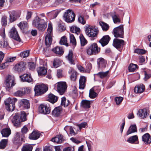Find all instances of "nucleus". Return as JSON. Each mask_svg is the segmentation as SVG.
I'll use <instances>...</instances> for the list:
<instances>
[{"instance_id": "cd10ccee", "label": "nucleus", "mask_w": 151, "mask_h": 151, "mask_svg": "<svg viewBox=\"0 0 151 151\" xmlns=\"http://www.w3.org/2000/svg\"><path fill=\"white\" fill-rule=\"evenodd\" d=\"M63 140V135L60 134L57 135L55 137L52 138L51 139L52 141L57 143H61Z\"/></svg>"}, {"instance_id": "c85d7f7f", "label": "nucleus", "mask_w": 151, "mask_h": 151, "mask_svg": "<svg viewBox=\"0 0 151 151\" xmlns=\"http://www.w3.org/2000/svg\"><path fill=\"white\" fill-rule=\"evenodd\" d=\"M137 127L136 124L132 125L129 127L126 132V135H129L132 133L137 132Z\"/></svg>"}, {"instance_id": "69168bd1", "label": "nucleus", "mask_w": 151, "mask_h": 151, "mask_svg": "<svg viewBox=\"0 0 151 151\" xmlns=\"http://www.w3.org/2000/svg\"><path fill=\"white\" fill-rule=\"evenodd\" d=\"M87 125V123L86 122H84L78 124V127L80 129H81L82 128H85Z\"/></svg>"}, {"instance_id": "13d9d810", "label": "nucleus", "mask_w": 151, "mask_h": 151, "mask_svg": "<svg viewBox=\"0 0 151 151\" xmlns=\"http://www.w3.org/2000/svg\"><path fill=\"white\" fill-rule=\"evenodd\" d=\"M78 21L79 22L83 24H84L86 23V21L84 19V17L83 16L80 15L79 16Z\"/></svg>"}, {"instance_id": "a18cd8bd", "label": "nucleus", "mask_w": 151, "mask_h": 151, "mask_svg": "<svg viewBox=\"0 0 151 151\" xmlns=\"http://www.w3.org/2000/svg\"><path fill=\"white\" fill-rule=\"evenodd\" d=\"M60 44L61 45H64L68 46V44L67 42V38L65 36L62 37L60 41Z\"/></svg>"}, {"instance_id": "de8ad7c7", "label": "nucleus", "mask_w": 151, "mask_h": 151, "mask_svg": "<svg viewBox=\"0 0 151 151\" xmlns=\"http://www.w3.org/2000/svg\"><path fill=\"white\" fill-rule=\"evenodd\" d=\"M70 42L75 46L76 45V42L74 35L73 34H70Z\"/></svg>"}, {"instance_id": "bf43d9fd", "label": "nucleus", "mask_w": 151, "mask_h": 151, "mask_svg": "<svg viewBox=\"0 0 151 151\" xmlns=\"http://www.w3.org/2000/svg\"><path fill=\"white\" fill-rule=\"evenodd\" d=\"M28 66L29 69L31 70H33L35 69V64L32 62H30L28 63Z\"/></svg>"}, {"instance_id": "7c9ffc66", "label": "nucleus", "mask_w": 151, "mask_h": 151, "mask_svg": "<svg viewBox=\"0 0 151 151\" xmlns=\"http://www.w3.org/2000/svg\"><path fill=\"white\" fill-rule=\"evenodd\" d=\"M2 136L8 137L11 133V131L9 128H6L3 129L1 131Z\"/></svg>"}, {"instance_id": "6e6d98bb", "label": "nucleus", "mask_w": 151, "mask_h": 151, "mask_svg": "<svg viewBox=\"0 0 151 151\" xmlns=\"http://www.w3.org/2000/svg\"><path fill=\"white\" fill-rule=\"evenodd\" d=\"M123 98L122 97H116L115 98V101L116 104L117 105H119L121 103L123 100Z\"/></svg>"}, {"instance_id": "5fc2aeb1", "label": "nucleus", "mask_w": 151, "mask_h": 151, "mask_svg": "<svg viewBox=\"0 0 151 151\" xmlns=\"http://www.w3.org/2000/svg\"><path fill=\"white\" fill-rule=\"evenodd\" d=\"M147 51L142 49H136L134 50V52L138 54H143L146 53Z\"/></svg>"}, {"instance_id": "ddd939ff", "label": "nucleus", "mask_w": 151, "mask_h": 151, "mask_svg": "<svg viewBox=\"0 0 151 151\" xmlns=\"http://www.w3.org/2000/svg\"><path fill=\"white\" fill-rule=\"evenodd\" d=\"M38 111L41 114H48L50 112V109L49 105L41 104L39 107Z\"/></svg>"}, {"instance_id": "f257e3e1", "label": "nucleus", "mask_w": 151, "mask_h": 151, "mask_svg": "<svg viewBox=\"0 0 151 151\" xmlns=\"http://www.w3.org/2000/svg\"><path fill=\"white\" fill-rule=\"evenodd\" d=\"M26 116L24 111H21V113H16L12 119V122L15 127H20L21 122L27 120Z\"/></svg>"}, {"instance_id": "e433bc0d", "label": "nucleus", "mask_w": 151, "mask_h": 151, "mask_svg": "<svg viewBox=\"0 0 151 151\" xmlns=\"http://www.w3.org/2000/svg\"><path fill=\"white\" fill-rule=\"evenodd\" d=\"M33 147L30 144H26L24 145L22 149V151H32Z\"/></svg>"}, {"instance_id": "49530a36", "label": "nucleus", "mask_w": 151, "mask_h": 151, "mask_svg": "<svg viewBox=\"0 0 151 151\" xmlns=\"http://www.w3.org/2000/svg\"><path fill=\"white\" fill-rule=\"evenodd\" d=\"M137 65L133 63L130 64L128 67L129 71L130 72H134L137 68Z\"/></svg>"}, {"instance_id": "0e129e2a", "label": "nucleus", "mask_w": 151, "mask_h": 151, "mask_svg": "<svg viewBox=\"0 0 151 151\" xmlns=\"http://www.w3.org/2000/svg\"><path fill=\"white\" fill-rule=\"evenodd\" d=\"M22 90L24 95L29 93L30 91L29 89L28 88H22Z\"/></svg>"}, {"instance_id": "f3484780", "label": "nucleus", "mask_w": 151, "mask_h": 151, "mask_svg": "<svg viewBox=\"0 0 151 151\" xmlns=\"http://www.w3.org/2000/svg\"><path fill=\"white\" fill-rule=\"evenodd\" d=\"M26 63L24 62H21L17 64L14 68L15 70L18 72H21L25 69Z\"/></svg>"}, {"instance_id": "dca6fc26", "label": "nucleus", "mask_w": 151, "mask_h": 151, "mask_svg": "<svg viewBox=\"0 0 151 151\" xmlns=\"http://www.w3.org/2000/svg\"><path fill=\"white\" fill-rule=\"evenodd\" d=\"M20 107L23 109H28L30 108V104L29 101L22 99L19 101Z\"/></svg>"}, {"instance_id": "a878e982", "label": "nucleus", "mask_w": 151, "mask_h": 151, "mask_svg": "<svg viewBox=\"0 0 151 151\" xmlns=\"http://www.w3.org/2000/svg\"><path fill=\"white\" fill-rule=\"evenodd\" d=\"M86 82V77L83 76L80 77L79 80L80 89H83L85 87V83Z\"/></svg>"}, {"instance_id": "39448f33", "label": "nucleus", "mask_w": 151, "mask_h": 151, "mask_svg": "<svg viewBox=\"0 0 151 151\" xmlns=\"http://www.w3.org/2000/svg\"><path fill=\"white\" fill-rule=\"evenodd\" d=\"M48 89V87L43 84L36 85L34 88L35 95L37 96L42 95L45 93Z\"/></svg>"}, {"instance_id": "aec40b11", "label": "nucleus", "mask_w": 151, "mask_h": 151, "mask_svg": "<svg viewBox=\"0 0 151 151\" xmlns=\"http://www.w3.org/2000/svg\"><path fill=\"white\" fill-rule=\"evenodd\" d=\"M68 73L70 75L71 80L73 81H75L77 78V72L73 69L70 68L69 69Z\"/></svg>"}, {"instance_id": "8fccbe9b", "label": "nucleus", "mask_w": 151, "mask_h": 151, "mask_svg": "<svg viewBox=\"0 0 151 151\" xmlns=\"http://www.w3.org/2000/svg\"><path fill=\"white\" fill-rule=\"evenodd\" d=\"M109 71H106L105 72H100L96 74V75L99 76L101 78H103L106 76L108 74Z\"/></svg>"}, {"instance_id": "6e6552de", "label": "nucleus", "mask_w": 151, "mask_h": 151, "mask_svg": "<svg viewBox=\"0 0 151 151\" xmlns=\"http://www.w3.org/2000/svg\"><path fill=\"white\" fill-rule=\"evenodd\" d=\"M85 32L88 37H93L97 36L98 30L94 29L93 27L89 25L86 27Z\"/></svg>"}, {"instance_id": "37998d69", "label": "nucleus", "mask_w": 151, "mask_h": 151, "mask_svg": "<svg viewBox=\"0 0 151 151\" xmlns=\"http://www.w3.org/2000/svg\"><path fill=\"white\" fill-rule=\"evenodd\" d=\"M47 26V24L45 23L44 22V23L39 24L36 27H37L39 30L40 31H43L45 30Z\"/></svg>"}, {"instance_id": "774afa93", "label": "nucleus", "mask_w": 151, "mask_h": 151, "mask_svg": "<svg viewBox=\"0 0 151 151\" xmlns=\"http://www.w3.org/2000/svg\"><path fill=\"white\" fill-rule=\"evenodd\" d=\"M74 150L73 147H69L65 148L63 151H74Z\"/></svg>"}, {"instance_id": "b1692460", "label": "nucleus", "mask_w": 151, "mask_h": 151, "mask_svg": "<svg viewBox=\"0 0 151 151\" xmlns=\"http://www.w3.org/2000/svg\"><path fill=\"white\" fill-rule=\"evenodd\" d=\"M40 135L38 132L33 131L29 135V138L32 140H36L40 137Z\"/></svg>"}, {"instance_id": "052dcab7", "label": "nucleus", "mask_w": 151, "mask_h": 151, "mask_svg": "<svg viewBox=\"0 0 151 151\" xmlns=\"http://www.w3.org/2000/svg\"><path fill=\"white\" fill-rule=\"evenodd\" d=\"M1 24L3 26H5L7 24L6 17L3 16L1 18Z\"/></svg>"}, {"instance_id": "f704fd0d", "label": "nucleus", "mask_w": 151, "mask_h": 151, "mask_svg": "<svg viewBox=\"0 0 151 151\" xmlns=\"http://www.w3.org/2000/svg\"><path fill=\"white\" fill-rule=\"evenodd\" d=\"M73 53L72 51L71 50H69L68 54L67 56H66V58L70 64L74 65V60L73 59Z\"/></svg>"}, {"instance_id": "bb28decb", "label": "nucleus", "mask_w": 151, "mask_h": 151, "mask_svg": "<svg viewBox=\"0 0 151 151\" xmlns=\"http://www.w3.org/2000/svg\"><path fill=\"white\" fill-rule=\"evenodd\" d=\"M18 26L23 31L27 30L28 28L27 23L26 21H23L20 22L18 24Z\"/></svg>"}, {"instance_id": "3c124183", "label": "nucleus", "mask_w": 151, "mask_h": 151, "mask_svg": "<svg viewBox=\"0 0 151 151\" xmlns=\"http://www.w3.org/2000/svg\"><path fill=\"white\" fill-rule=\"evenodd\" d=\"M29 51L28 50L24 51L20 54V56L22 58H25L28 57L29 55Z\"/></svg>"}, {"instance_id": "9b49d317", "label": "nucleus", "mask_w": 151, "mask_h": 151, "mask_svg": "<svg viewBox=\"0 0 151 151\" xmlns=\"http://www.w3.org/2000/svg\"><path fill=\"white\" fill-rule=\"evenodd\" d=\"M57 90L60 95L64 94L66 90L67 86L65 82H60L57 83Z\"/></svg>"}, {"instance_id": "4468645a", "label": "nucleus", "mask_w": 151, "mask_h": 151, "mask_svg": "<svg viewBox=\"0 0 151 151\" xmlns=\"http://www.w3.org/2000/svg\"><path fill=\"white\" fill-rule=\"evenodd\" d=\"M9 20L10 22H13L19 18L21 14L20 11H12L9 12Z\"/></svg>"}, {"instance_id": "a19ab883", "label": "nucleus", "mask_w": 151, "mask_h": 151, "mask_svg": "<svg viewBox=\"0 0 151 151\" xmlns=\"http://www.w3.org/2000/svg\"><path fill=\"white\" fill-rule=\"evenodd\" d=\"M70 30L73 33H75L78 35L80 33V29L77 27L73 26L70 27Z\"/></svg>"}, {"instance_id": "f8f14e48", "label": "nucleus", "mask_w": 151, "mask_h": 151, "mask_svg": "<svg viewBox=\"0 0 151 151\" xmlns=\"http://www.w3.org/2000/svg\"><path fill=\"white\" fill-rule=\"evenodd\" d=\"M10 37L17 41L20 42L21 40L17 31L15 27H13L9 32Z\"/></svg>"}, {"instance_id": "0eeeda50", "label": "nucleus", "mask_w": 151, "mask_h": 151, "mask_svg": "<svg viewBox=\"0 0 151 151\" xmlns=\"http://www.w3.org/2000/svg\"><path fill=\"white\" fill-rule=\"evenodd\" d=\"M113 34L115 37H124L123 25L121 24L119 26L115 28L113 30Z\"/></svg>"}, {"instance_id": "864d4df0", "label": "nucleus", "mask_w": 151, "mask_h": 151, "mask_svg": "<svg viewBox=\"0 0 151 151\" xmlns=\"http://www.w3.org/2000/svg\"><path fill=\"white\" fill-rule=\"evenodd\" d=\"M8 46V43L7 41L3 40L0 42V47H7Z\"/></svg>"}, {"instance_id": "680f3d73", "label": "nucleus", "mask_w": 151, "mask_h": 151, "mask_svg": "<svg viewBox=\"0 0 151 151\" xmlns=\"http://www.w3.org/2000/svg\"><path fill=\"white\" fill-rule=\"evenodd\" d=\"M14 95L16 96L21 97L24 95L22 90H18L14 93Z\"/></svg>"}, {"instance_id": "f03ea898", "label": "nucleus", "mask_w": 151, "mask_h": 151, "mask_svg": "<svg viewBox=\"0 0 151 151\" xmlns=\"http://www.w3.org/2000/svg\"><path fill=\"white\" fill-rule=\"evenodd\" d=\"M17 100L16 98L12 99L9 98L4 101V104L6 106V108L8 111H12L15 108V103Z\"/></svg>"}, {"instance_id": "a211bd4d", "label": "nucleus", "mask_w": 151, "mask_h": 151, "mask_svg": "<svg viewBox=\"0 0 151 151\" xmlns=\"http://www.w3.org/2000/svg\"><path fill=\"white\" fill-rule=\"evenodd\" d=\"M110 40V37L108 35H106L103 36L99 42L103 47H104L108 44Z\"/></svg>"}, {"instance_id": "20e7f679", "label": "nucleus", "mask_w": 151, "mask_h": 151, "mask_svg": "<svg viewBox=\"0 0 151 151\" xmlns=\"http://www.w3.org/2000/svg\"><path fill=\"white\" fill-rule=\"evenodd\" d=\"M63 17L66 22L68 23H71L75 20V14L72 10L68 9L64 13Z\"/></svg>"}, {"instance_id": "4be33fe9", "label": "nucleus", "mask_w": 151, "mask_h": 151, "mask_svg": "<svg viewBox=\"0 0 151 151\" xmlns=\"http://www.w3.org/2000/svg\"><path fill=\"white\" fill-rule=\"evenodd\" d=\"M145 89L144 85L142 84H141L135 87L134 91L136 93H141L144 91Z\"/></svg>"}, {"instance_id": "423d86ee", "label": "nucleus", "mask_w": 151, "mask_h": 151, "mask_svg": "<svg viewBox=\"0 0 151 151\" xmlns=\"http://www.w3.org/2000/svg\"><path fill=\"white\" fill-rule=\"evenodd\" d=\"M52 25L49 24L48 27L47 29L48 33L45 37V43L46 46L49 47L51 44L52 39L51 36V33L52 32Z\"/></svg>"}, {"instance_id": "e2e57ef3", "label": "nucleus", "mask_w": 151, "mask_h": 151, "mask_svg": "<svg viewBox=\"0 0 151 151\" xmlns=\"http://www.w3.org/2000/svg\"><path fill=\"white\" fill-rule=\"evenodd\" d=\"M47 14L48 16H50L52 15H54L55 16L54 17L55 18L58 14V13L57 12H48L47 13Z\"/></svg>"}, {"instance_id": "7ed1b4c3", "label": "nucleus", "mask_w": 151, "mask_h": 151, "mask_svg": "<svg viewBox=\"0 0 151 151\" xmlns=\"http://www.w3.org/2000/svg\"><path fill=\"white\" fill-rule=\"evenodd\" d=\"M100 50V48L96 43H92L86 48V52L88 55H96L99 52Z\"/></svg>"}, {"instance_id": "09e8293b", "label": "nucleus", "mask_w": 151, "mask_h": 151, "mask_svg": "<svg viewBox=\"0 0 151 151\" xmlns=\"http://www.w3.org/2000/svg\"><path fill=\"white\" fill-rule=\"evenodd\" d=\"M97 94L95 92L94 90L91 89L90 90L89 97L92 99H94L97 96Z\"/></svg>"}, {"instance_id": "c9c22d12", "label": "nucleus", "mask_w": 151, "mask_h": 151, "mask_svg": "<svg viewBox=\"0 0 151 151\" xmlns=\"http://www.w3.org/2000/svg\"><path fill=\"white\" fill-rule=\"evenodd\" d=\"M37 72L38 75L42 76L45 75L47 73V70L45 67H40L37 69Z\"/></svg>"}, {"instance_id": "2eb2a0df", "label": "nucleus", "mask_w": 151, "mask_h": 151, "mask_svg": "<svg viewBox=\"0 0 151 151\" xmlns=\"http://www.w3.org/2000/svg\"><path fill=\"white\" fill-rule=\"evenodd\" d=\"M150 111L148 108H145L142 109H139L137 113L138 116L141 118H145L149 114Z\"/></svg>"}, {"instance_id": "9d476101", "label": "nucleus", "mask_w": 151, "mask_h": 151, "mask_svg": "<svg viewBox=\"0 0 151 151\" xmlns=\"http://www.w3.org/2000/svg\"><path fill=\"white\" fill-rule=\"evenodd\" d=\"M124 44V41L122 40L116 38L113 40V45L119 51L122 49Z\"/></svg>"}, {"instance_id": "412c9836", "label": "nucleus", "mask_w": 151, "mask_h": 151, "mask_svg": "<svg viewBox=\"0 0 151 151\" xmlns=\"http://www.w3.org/2000/svg\"><path fill=\"white\" fill-rule=\"evenodd\" d=\"M20 78L22 81L23 82L30 83L32 81V79L31 77V76L27 74H24L20 76Z\"/></svg>"}, {"instance_id": "393cba45", "label": "nucleus", "mask_w": 151, "mask_h": 151, "mask_svg": "<svg viewBox=\"0 0 151 151\" xmlns=\"http://www.w3.org/2000/svg\"><path fill=\"white\" fill-rule=\"evenodd\" d=\"M142 140L146 144H148L151 142V138L148 133H146L142 136Z\"/></svg>"}, {"instance_id": "c03bdc74", "label": "nucleus", "mask_w": 151, "mask_h": 151, "mask_svg": "<svg viewBox=\"0 0 151 151\" xmlns=\"http://www.w3.org/2000/svg\"><path fill=\"white\" fill-rule=\"evenodd\" d=\"M79 38L81 41V45L82 46H84L87 43V41L82 34L80 35Z\"/></svg>"}, {"instance_id": "58836bf2", "label": "nucleus", "mask_w": 151, "mask_h": 151, "mask_svg": "<svg viewBox=\"0 0 151 151\" xmlns=\"http://www.w3.org/2000/svg\"><path fill=\"white\" fill-rule=\"evenodd\" d=\"M70 101L68 100H67L66 98L64 97L61 98V105L64 107H67L70 104Z\"/></svg>"}, {"instance_id": "1a4fd4ad", "label": "nucleus", "mask_w": 151, "mask_h": 151, "mask_svg": "<svg viewBox=\"0 0 151 151\" xmlns=\"http://www.w3.org/2000/svg\"><path fill=\"white\" fill-rule=\"evenodd\" d=\"M16 84L14 76L12 75H8L6 78L5 84L6 87L11 88Z\"/></svg>"}, {"instance_id": "ea45409f", "label": "nucleus", "mask_w": 151, "mask_h": 151, "mask_svg": "<svg viewBox=\"0 0 151 151\" xmlns=\"http://www.w3.org/2000/svg\"><path fill=\"white\" fill-rule=\"evenodd\" d=\"M138 140L137 136V135L132 136L129 137L127 141L130 143H133Z\"/></svg>"}, {"instance_id": "c756f323", "label": "nucleus", "mask_w": 151, "mask_h": 151, "mask_svg": "<svg viewBox=\"0 0 151 151\" xmlns=\"http://www.w3.org/2000/svg\"><path fill=\"white\" fill-rule=\"evenodd\" d=\"M62 109V108L60 106L55 108L52 111V115L55 116H59L61 114Z\"/></svg>"}, {"instance_id": "79ce46f5", "label": "nucleus", "mask_w": 151, "mask_h": 151, "mask_svg": "<svg viewBox=\"0 0 151 151\" xmlns=\"http://www.w3.org/2000/svg\"><path fill=\"white\" fill-rule=\"evenodd\" d=\"M99 23L103 31H106L109 29V26L107 24L102 22H100Z\"/></svg>"}, {"instance_id": "6ab92c4d", "label": "nucleus", "mask_w": 151, "mask_h": 151, "mask_svg": "<svg viewBox=\"0 0 151 151\" xmlns=\"http://www.w3.org/2000/svg\"><path fill=\"white\" fill-rule=\"evenodd\" d=\"M45 21L43 19H41L39 17L37 16L35 17L33 20L32 25L36 27L40 24L44 23Z\"/></svg>"}, {"instance_id": "473e14b6", "label": "nucleus", "mask_w": 151, "mask_h": 151, "mask_svg": "<svg viewBox=\"0 0 151 151\" xmlns=\"http://www.w3.org/2000/svg\"><path fill=\"white\" fill-rule=\"evenodd\" d=\"M98 67L99 68H105L106 65V63L105 60L102 58H100L97 60Z\"/></svg>"}, {"instance_id": "603ef678", "label": "nucleus", "mask_w": 151, "mask_h": 151, "mask_svg": "<svg viewBox=\"0 0 151 151\" xmlns=\"http://www.w3.org/2000/svg\"><path fill=\"white\" fill-rule=\"evenodd\" d=\"M60 63V59L58 58H56L54 60L53 63V66L55 68H57L59 66Z\"/></svg>"}, {"instance_id": "72a5a7b5", "label": "nucleus", "mask_w": 151, "mask_h": 151, "mask_svg": "<svg viewBox=\"0 0 151 151\" xmlns=\"http://www.w3.org/2000/svg\"><path fill=\"white\" fill-rule=\"evenodd\" d=\"M91 101L86 100H82L81 102V105L84 108L87 109L90 108L91 107Z\"/></svg>"}, {"instance_id": "338daca9", "label": "nucleus", "mask_w": 151, "mask_h": 151, "mask_svg": "<svg viewBox=\"0 0 151 151\" xmlns=\"http://www.w3.org/2000/svg\"><path fill=\"white\" fill-rule=\"evenodd\" d=\"M145 77L144 78L145 81H146L147 79L151 77V74H148L146 71H144Z\"/></svg>"}, {"instance_id": "5701e85b", "label": "nucleus", "mask_w": 151, "mask_h": 151, "mask_svg": "<svg viewBox=\"0 0 151 151\" xmlns=\"http://www.w3.org/2000/svg\"><path fill=\"white\" fill-rule=\"evenodd\" d=\"M52 50L58 56L62 55L64 52V50L62 47L58 46L52 49Z\"/></svg>"}, {"instance_id": "2f4dec72", "label": "nucleus", "mask_w": 151, "mask_h": 151, "mask_svg": "<svg viewBox=\"0 0 151 151\" xmlns=\"http://www.w3.org/2000/svg\"><path fill=\"white\" fill-rule=\"evenodd\" d=\"M58 97L52 93H50L48 95V101L52 104L56 102L58 100Z\"/></svg>"}, {"instance_id": "4c0bfd02", "label": "nucleus", "mask_w": 151, "mask_h": 151, "mask_svg": "<svg viewBox=\"0 0 151 151\" xmlns=\"http://www.w3.org/2000/svg\"><path fill=\"white\" fill-rule=\"evenodd\" d=\"M111 16L112 17L114 22L115 23L120 22V19L119 18V16L117 15L115 12L111 14Z\"/></svg>"}, {"instance_id": "4d7b16f0", "label": "nucleus", "mask_w": 151, "mask_h": 151, "mask_svg": "<svg viewBox=\"0 0 151 151\" xmlns=\"http://www.w3.org/2000/svg\"><path fill=\"white\" fill-rule=\"evenodd\" d=\"M7 142L6 140H2L0 142V148L4 149L6 146Z\"/></svg>"}]
</instances>
